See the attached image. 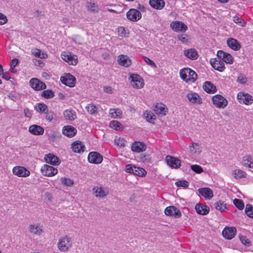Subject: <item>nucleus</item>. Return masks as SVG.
<instances>
[{
	"instance_id": "nucleus-1",
	"label": "nucleus",
	"mask_w": 253,
	"mask_h": 253,
	"mask_svg": "<svg viewBox=\"0 0 253 253\" xmlns=\"http://www.w3.org/2000/svg\"><path fill=\"white\" fill-rule=\"evenodd\" d=\"M73 241L71 237L65 235L59 238L57 243V248L63 252H67L73 246Z\"/></svg>"
},
{
	"instance_id": "nucleus-2",
	"label": "nucleus",
	"mask_w": 253,
	"mask_h": 253,
	"mask_svg": "<svg viewBox=\"0 0 253 253\" xmlns=\"http://www.w3.org/2000/svg\"><path fill=\"white\" fill-rule=\"evenodd\" d=\"M179 74L181 78L187 83H193L197 79L196 72L189 68L181 69Z\"/></svg>"
},
{
	"instance_id": "nucleus-3",
	"label": "nucleus",
	"mask_w": 253,
	"mask_h": 253,
	"mask_svg": "<svg viewBox=\"0 0 253 253\" xmlns=\"http://www.w3.org/2000/svg\"><path fill=\"white\" fill-rule=\"evenodd\" d=\"M237 99L240 104L250 105L253 103V97L252 95L244 91L238 93Z\"/></svg>"
},
{
	"instance_id": "nucleus-4",
	"label": "nucleus",
	"mask_w": 253,
	"mask_h": 253,
	"mask_svg": "<svg viewBox=\"0 0 253 253\" xmlns=\"http://www.w3.org/2000/svg\"><path fill=\"white\" fill-rule=\"evenodd\" d=\"M211 100L214 106L219 109H224L228 105L227 99L220 94L213 96Z\"/></svg>"
},
{
	"instance_id": "nucleus-5",
	"label": "nucleus",
	"mask_w": 253,
	"mask_h": 253,
	"mask_svg": "<svg viewBox=\"0 0 253 253\" xmlns=\"http://www.w3.org/2000/svg\"><path fill=\"white\" fill-rule=\"evenodd\" d=\"M61 58L69 65L75 66L78 62V57L70 52L64 51L61 54Z\"/></svg>"
},
{
	"instance_id": "nucleus-6",
	"label": "nucleus",
	"mask_w": 253,
	"mask_h": 253,
	"mask_svg": "<svg viewBox=\"0 0 253 253\" xmlns=\"http://www.w3.org/2000/svg\"><path fill=\"white\" fill-rule=\"evenodd\" d=\"M131 85L135 88L139 89L143 87L144 83L143 79L137 74H131L129 78Z\"/></svg>"
},
{
	"instance_id": "nucleus-7",
	"label": "nucleus",
	"mask_w": 253,
	"mask_h": 253,
	"mask_svg": "<svg viewBox=\"0 0 253 253\" xmlns=\"http://www.w3.org/2000/svg\"><path fill=\"white\" fill-rule=\"evenodd\" d=\"M12 173L14 175L19 177H27L30 175V171L26 168L16 166L12 169Z\"/></svg>"
},
{
	"instance_id": "nucleus-8",
	"label": "nucleus",
	"mask_w": 253,
	"mask_h": 253,
	"mask_svg": "<svg viewBox=\"0 0 253 253\" xmlns=\"http://www.w3.org/2000/svg\"><path fill=\"white\" fill-rule=\"evenodd\" d=\"M42 174L47 177H52L55 175L58 172L56 168L48 165L47 164L43 165L41 169Z\"/></svg>"
},
{
	"instance_id": "nucleus-9",
	"label": "nucleus",
	"mask_w": 253,
	"mask_h": 253,
	"mask_svg": "<svg viewBox=\"0 0 253 253\" xmlns=\"http://www.w3.org/2000/svg\"><path fill=\"white\" fill-rule=\"evenodd\" d=\"M186 98L188 101L193 104L200 105L203 103L201 96L197 93L192 91H189L186 94Z\"/></svg>"
},
{
	"instance_id": "nucleus-10",
	"label": "nucleus",
	"mask_w": 253,
	"mask_h": 253,
	"mask_svg": "<svg viewBox=\"0 0 253 253\" xmlns=\"http://www.w3.org/2000/svg\"><path fill=\"white\" fill-rule=\"evenodd\" d=\"M167 165L171 169H178L181 166V161L177 158L167 155L165 158Z\"/></svg>"
},
{
	"instance_id": "nucleus-11",
	"label": "nucleus",
	"mask_w": 253,
	"mask_h": 253,
	"mask_svg": "<svg viewBox=\"0 0 253 253\" xmlns=\"http://www.w3.org/2000/svg\"><path fill=\"white\" fill-rule=\"evenodd\" d=\"M210 64L215 70L219 72H223L225 68L224 63L218 56L216 58L211 59Z\"/></svg>"
},
{
	"instance_id": "nucleus-12",
	"label": "nucleus",
	"mask_w": 253,
	"mask_h": 253,
	"mask_svg": "<svg viewBox=\"0 0 253 253\" xmlns=\"http://www.w3.org/2000/svg\"><path fill=\"white\" fill-rule=\"evenodd\" d=\"M127 18L132 22H136L138 21L141 18L142 15L140 12L134 8L129 9L126 12Z\"/></svg>"
},
{
	"instance_id": "nucleus-13",
	"label": "nucleus",
	"mask_w": 253,
	"mask_h": 253,
	"mask_svg": "<svg viewBox=\"0 0 253 253\" xmlns=\"http://www.w3.org/2000/svg\"><path fill=\"white\" fill-rule=\"evenodd\" d=\"M170 26L173 31L176 32H184L188 29L187 26L181 21H175L172 22Z\"/></svg>"
},
{
	"instance_id": "nucleus-14",
	"label": "nucleus",
	"mask_w": 253,
	"mask_h": 253,
	"mask_svg": "<svg viewBox=\"0 0 253 253\" xmlns=\"http://www.w3.org/2000/svg\"><path fill=\"white\" fill-rule=\"evenodd\" d=\"M61 81L62 84L70 87H73L75 85L76 78L73 75L68 73L65 74L64 76L61 78Z\"/></svg>"
},
{
	"instance_id": "nucleus-15",
	"label": "nucleus",
	"mask_w": 253,
	"mask_h": 253,
	"mask_svg": "<svg viewBox=\"0 0 253 253\" xmlns=\"http://www.w3.org/2000/svg\"><path fill=\"white\" fill-rule=\"evenodd\" d=\"M102 156L98 152H91L88 155V161L92 164H98L102 162Z\"/></svg>"
},
{
	"instance_id": "nucleus-16",
	"label": "nucleus",
	"mask_w": 253,
	"mask_h": 253,
	"mask_svg": "<svg viewBox=\"0 0 253 253\" xmlns=\"http://www.w3.org/2000/svg\"><path fill=\"white\" fill-rule=\"evenodd\" d=\"M31 86L36 90H41L46 88L45 84L36 78H32L30 81Z\"/></svg>"
},
{
	"instance_id": "nucleus-17",
	"label": "nucleus",
	"mask_w": 253,
	"mask_h": 253,
	"mask_svg": "<svg viewBox=\"0 0 253 253\" xmlns=\"http://www.w3.org/2000/svg\"><path fill=\"white\" fill-rule=\"evenodd\" d=\"M217 56L219 57V58H221L224 63L225 62L229 64H232L233 63L234 59L232 56L222 50L217 51Z\"/></svg>"
},
{
	"instance_id": "nucleus-18",
	"label": "nucleus",
	"mask_w": 253,
	"mask_h": 253,
	"mask_svg": "<svg viewBox=\"0 0 253 253\" xmlns=\"http://www.w3.org/2000/svg\"><path fill=\"white\" fill-rule=\"evenodd\" d=\"M92 191L97 198H103L108 194V191L106 188L100 186L95 187L92 189Z\"/></svg>"
},
{
	"instance_id": "nucleus-19",
	"label": "nucleus",
	"mask_w": 253,
	"mask_h": 253,
	"mask_svg": "<svg viewBox=\"0 0 253 253\" xmlns=\"http://www.w3.org/2000/svg\"><path fill=\"white\" fill-rule=\"evenodd\" d=\"M165 213L168 216H173L175 217H180L181 213L180 211L174 206H169L165 210Z\"/></svg>"
},
{
	"instance_id": "nucleus-20",
	"label": "nucleus",
	"mask_w": 253,
	"mask_h": 253,
	"mask_svg": "<svg viewBox=\"0 0 253 253\" xmlns=\"http://www.w3.org/2000/svg\"><path fill=\"white\" fill-rule=\"evenodd\" d=\"M118 64L125 67H128L131 64V60L129 57L126 55H120L117 59Z\"/></svg>"
},
{
	"instance_id": "nucleus-21",
	"label": "nucleus",
	"mask_w": 253,
	"mask_h": 253,
	"mask_svg": "<svg viewBox=\"0 0 253 253\" xmlns=\"http://www.w3.org/2000/svg\"><path fill=\"white\" fill-rule=\"evenodd\" d=\"M236 233V229L235 227H226L222 231L223 237L228 240L234 237Z\"/></svg>"
},
{
	"instance_id": "nucleus-22",
	"label": "nucleus",
	"mask_w": 253,
	"mask_h": 253,
	"mask_svg": "<svg viewBox=\"0 0 253 253\" xmlns=\"http://www.w3.org/2000/svg\"><path fill=\"white\" fill-rule=\"evenodd\" d=\"M77 129L72 126L68 125L64 126L62 128L63 134L68 137H72L77 133Z\"/></svg>"
},
{
	"instance_id": "nucleus-23",
	"label": "nucleus",
	"mask_w": 253,
	"mask_h": 253,
	"mask_svg": "<svg viewBox=\"0 0 253 253\" xmlns=\"http://www.w3.org/2000/svg\"><path fill=\"white\" fill-rule=\"evenodd\" d=\"M71 148L74 152L81 153L84 152L85 146L80 141H75L71 144Z\"/></svg>"
},
{
	"instance_id": "nucleus-24",
	"label": "nucleus",
	"mask_w": 253,
	"mask_h": 253,
	"mask_svg": "<svg viewBox=\"0 0 253 253\" xmlns=\"http://www.w3.org/2000/svg\"><path fill=\"white\" fill-rule=\"evenodd\" d=\"M45 161L52 165H58L60 163L58 158L53 154H46L44 157Z\"/></svg>"
},
{
	"instance_id": "nucleus-25",
	"label": "nucleus",
	"mask_w": 253,
	"mask_h": 253,
	"mask_svg": "<svg viewBox=\"0 0 253 253\" xmlns=\"http://www.w3.org/2000/svg\"><path fill=\"white\" fill-rule=\"evenodd\" d=\"M146 145L142 142L135 141L131 146V150L133 152L140 153L145 151Z\"/></svg>"
},
{
	"instance_id": "nucleus-26",
	"label": "nucleus",
	"mask_w": 253,
	"mask_h": 253,
	"mask_svg": "<svg viewBox=\"0 0 253 253\" xmlns=\"http://www.w3.org/2000/svg\"><path fill=\"white\" fill-rule=\"evenodd\" d=\"M29 132L35 135H42L44 133V129L42 127L37 125H33L29 127Z\"/></svg>"
},
{
	"instance_id": "nucleus-27",
	"label": "nucleus",
	"mask_w": 253,
	"mask_h": 253,
	"mask_svg": "<svg viewBox=\"0 0 253 253\" xmlns=\"http://www.w3.org/2000/svg\"><path fill=\"white\" fill-rule=\"evenodd\" d=\"M195 209L196 212L201 215H206L210 211L209 208L207 206L202 204H197Z\"/></svg>"
},
{
	"instance_id": "nucleus-28",
	"label": "nucleus",
	"mask_w": 253,
	"mask_h": 253,
	"mask_svg": "<svg viewBox=\"0 0 253 253\" xmlns=\"http://www.w3.org/2000/svg\"><path fill=\"white\" fill-rule=\"evenodd\" d=\"M29 231L31 234L37 236H41L43 232L42 227L36 224L30 225Z\"/></svg>"
},
{
	"instance_id": "nucleus-29",
	"label": "nucleus",
	"mask_w": 253,
	"mask_h": 253,
	"mask_svg": "<svg viewBox=\"0 0 253 253\" xmlns=\"http://www.w3.org/2000/svg\"><path fill=\"white\" fill-rule=\"evenodd\" d=\"M203 89L208 93L213 94L217 91L216 86L211 82H206L203 84Z\"/></svg>"
},
{
	"instance_id": "nucleus-30",
	"label": "nucleus",
	"mask_w": 253,
	"mask_h": 253,
	"mask_svg": "<svg viewBox=\"0 0 253 253\" xmlns=\"http://www.w3.org/2000/svg\"><path fill=\"white\" fill-rule=\"evenodd\" d=\"M189 152L192 154L198 155L202 152V147L196 142H193L189 146Z\"/></svg>"
},
{
	"instance_id": "nucleus-31",
	"label": "nucleus",
	"mask_w": 253,
	"mask_h": 253,
	"mask_svg": "<svg viewBox=\"0 0 253 253\" xmlns=\"http://www.w3.org/2000/svg\"><path fill=\"white\" fill-rule=\"evenodd\" d=\"M228 46L232 49L237 51L241 48V45L238 41L233 38H228L227 40Z\"/></svg>"
},
{
	"instance_id": "nucleus-32",
	"label": "nucleus",
	"mask_w": 253,
	"mask_h": 253,
	"mask_svg": "<svg viewBox=\"0 0 253 253\" xmlns=\"http://www.w3.org/2000/svg\"><path fill=\"white\" fill-rule=\"evenodd\" d=\"M198 191L206 199L210 200L213 196L212 191L208 187L199 188Z\"/></svg>"
},
{
	"instance_id": "nucleus-33",
	"label": "nucleus",
	"mask_w": 253,
	"mask_h": 253,
	"mask_svg": "<svg viewBox=\"0 0 253 253\" xmlns=\"http://www.w3.org/2000/svg\"><path fill=\"white\" fill-rule=\"evenodd\" d=\"M184 55L191 60H196L198 57L196 50L194 48L186 49L184 51Z\"/></svg>"
},
{
	"instance_id": "nucleus-34",
	"label": "nucleus",
	"mask_w": 253,
	"mask_h": 253,
	"mask_svg": "<svg viewBox=\"0 0 253 253\" xmlns=\"http://www.w3.org/2000/svg\"><path fill=\"white\" fill-rule=\"evenodd\" d=\"M168 110L167 106L162 103H157L154 108V111L157 114L165 115Z\"/></svg>"
},
{
	"instance_id": "nucleus-35",
	"label": "nucleus",
	"mask_w": 253,
	"mask_h": 253,
	"mask_svg": "<svg viewBox=\"0 0 253 253\" xmlns=\"http://www.w3.org/2000/svg\"><path fill=\"white\" fill-rule=\"evenodd\" d=\"M149 4L153 8L156 9H162L165 5L164 0H150Z\"/></svg>"
},
{
	"instance_id": "nucleus-36",
	"label": "nucleus",
	"mask_w": 253,
	"mask_h": 253,
	"mask_svg": "<svg viewBox=\"0 0 253 253\" xmlns=\"http://www.w3.org/2000/svg\"><path fill=\"white\" fill-rule=\"evenodd\" d=\"M63 115L66 120L73 121L76 118V113L72 110H66L63 112Z\"/></svg>"
},
{
	"instance_id": "nucleus-37",
	"label": "nucleus",
	"mask_w": 253,
	"mask_h": 253,
	"mask_svg": "<svg viewBox=\"0 0 253 253\" xmlns=\"http://www.w3.org/2000/svg\"><path fill=\"white\" fill-rule=\"evenodd\" d=\"M243 164L244 166L249 168H253V157L250 155H246L243 158Z\"/></svg>"
},
{
	"instance_id": "nucleus-38",
	"label": "nucleus",
	"mask_w": 253,
	"mask_h": 253,
	"mask_svg": "<svg viewBox=\"0 0 253 253\" xmlns=\"http://www.w3.org/2000/svg\"><path fill=\"white\" fill-rule=\"evenodd\" d=\"M109 114L113 118H121L122 117V111L119 109H110Z\"/></svg>"
},
{
	"instance_id": "nucleus-39",
	"label": "nucleus",
	"mask_w": 253,
	"mask_h": 253,
	"mask_svg": "<svg viewBox=\"0 0 253 253\" xmlns=\"http://www.w3.org/2000/svg\"><path fill=\"white\" fill-rule=\"evenodd\" d=\"M233 174L234 177L236 179L245 178L247 177V175L245 171L239 169H236L234 170L233 171Z\"/></svg>"
},
{
	"instance_id": "nucleus-40",
	"label": "nucleus",
	"mask_w": 253,
	"mask_h": 253,
	"mask_svg": "<svg viewBox=\"0 0 253 253\" xmlns=\"http://www.w3.org/2000/svg\"><path fill=\"white\" fill-rule=\"evenodd\" d=\"M214 208L220 212L225 211L227 210L226 204L224 202L219 201L214 203Z\"/></svg>"
},
{
	"instance_id": "nucleus-41",
	"label": "nucleus",
	"mask_w": 253,
	"mask_h": 253,
	"mask_svg": "<svg viewBox=\"0 0 253 253\" xmlns=\"http://www.w3.org/2000/svg\"><path fill=\"white\" fill-rule=\"evenodd\" d=\"M133 174L140 177L145 176L147 172L143 168L136 167L134 166L133 171H132Z\"/></svg>"
},
{
	"instance_id": "nucleus-42",
	"label": "nucleus",
	"mask_w": 253,
	"mask_h": 253,
	"mask_svg": "<svg viewBox=\"0 0 253 253\" xmlns=\"http://www.w3.org/2000/svg\"><path fill=\"white\" fill-rule=\"evenodd\" d=\"M36 111L41 113L46 114L48 112L47 106L43 103H38L35 106Z\"/></svg>"
},
{
	"instance_id": "nucleus-43",
	"label": "nucleus",
	"mask_w": 253,
	"mask_h": 253,
	"mask_svg": "<svg viewBox=\"0 0 253 253\" xmlns=\"http://www.w3.org/2000/svg\"><path fill=\"white\" fill-rule=\"evenodd\" d=\"M31 52L35 56L41 59H45L47 57V55L46 53H42L41 50L38 48L32 49Z\"/></svg>"
},
{
	"instance_id": "nucleus-44",
	"label": "nucleus",
	"mask_w": 253,
	"mask_h": 253,
	"mask_svg": "<svg viewBox=\"0 0 253 253\" xmlns=\"http://www.w3.org/2000/svg\"><path fill=\"white\" fill-rule=\"evenodd\" d=\"M118 32L119 36L122 38L127 37L129 35L128 30L122 26L118 27Z\"/></svg>"
},
{
	"instance_id": "nucleus-45",
	"label": "nucleus",
	"mask_w": 253,
	"mask_h": 253,
	"mask_svg": "<svg viewBox=\"0 0 253 253\" xmlns=\"http://www.w3.org/2000/svg\"><path fill=\"white\" fill-rule=\"evenodd\" d=\"M109 126L111 128L116 130H120L123 128V125L117 121H111Z\"/></svg>"
},
{
	"instance_id": "nucleus-46",
	"label": "nucleus",
	"mask_w": 253,
	"mask_h": 253,
	"mask_svg": "<svg viewBox=\"0 0 253 253\" xmlns=\"http://www.w3.org/2000/svg\"><path fill=\"white\" fill-rule=\"evenodd\" d=\"M60 181L62 184L66 186L71 187L74 184V181L70 178L62 177Z\"/></svg>"
},
{
	"instance_id": "nucleus-47",
	"label": "nucleus",
	"mask_w": 253,
	"mask_h": 253,
	"mask_svg": "<svg viewBox=\"0 0 253 253\" xmlns=\"http://www.w3.org/2000/svg\"><path fill=\"white\" fill-rule=\"evenodd\" d=\"M233 18L234 22L239 26L242 27H244L246 26V22L244 19H243L241 17L239 16H235L233 17Z\"/></svg>"
},
{
	"instance_id": "nucleus-48",
	"label": "nucleus",
	"mask_w": 253,
	"mask_h": 253,
	"mask_svg": "<svg viewBox=\"0 0 253 253\" xmlns=\"http://www.w3.org/2000/svg\"><path fill=\"white\" fill-rule=\"evenodd\" d=\"M85 109L90 114H94L97 113V107L92 104H88Z\"/></svg>"
},
{
	"instance_id": "nucleus-49",
	"label": "nucleus",
	"mask_w": 253,
	"mask_h": 253,
	"mask_svg": "<svg viewBox=\"0 0 253 253\" xmlns=\"http://www.w3.org/2000/svg\"><path fill=\"white\" fill-rule=\"evenodd\" d=\"M144 115L146 118V120L148 122H152V121L155 120V115L151 111H146Z\"/></svg>"
},
{
	"instance_id": "nucleus-50",
	"label": "nucleus",
	"mask_w": 253,
	"mask_h": 253,
	"mask_svg": "<svg viewBox=\"0 0 253 253\" xmlns=\"http://www.w3.org/2000/svg\"><path fill=\"white\" fill-rule=\"evenodd\" d=\"M234 205L239 210H242L244 208V204L242 200L238 199H235L233 200Z\"/></svg>"
},
{
	"instance_id": "nucleus-51",
	"label": "nucleus",
	"mask_w": 253,
	"mask_h": 253,
	"mask_svg": "<svg viewBox=\"0 0 253 253\" xmlns=\"http://www.w3.org/2000/svg\"><path fill=\"white\" fill-rule=\"evenodd\" d=\"M245 211L249 217L253 218V207L251 205H246Z\"/></svg>"
},
{
	"instance_id": "nucleus-52",
	"label": "nucleus",
	"mask_w": 253,
	"mask_h": 253,
	"mask_svg": "<svg viewBox=\"0 0 253 253\" xmlns=\"http://www.w3.org/2000/svg\"><path fill=\"white\" fill-rule=\"evenodd\" d=\"M126 142V140L121 137H116L114 140L115 144L120 147H124Z\"/></svg>"
},
{
	"instance_id": "nucleus-53",
	"label": "nucleus",
	"mask_w": 253,
	"mask_h": 253,
	"mask_svg": "<svg viewBox=\"0 0 253 253\" xmlns=\"http://www.w3.org/2000/svg\"><path fill=\"white\" fill-rule=\"evenodd\" d=\"M54 95V92L51 90H46L42 92V96L45 98H51Z\"/></svg>"
},
{
	"instance_id": "nucleus-54",
	"label": "nucleus",
	"mask_w": 253,
	"mask_h": 253,
	"mask_svg": "<svg viewBox=\"0 0 253 253\" xmlns=\"http://www.w3.org/2000/svg\"><path fill=\"white\" fill-rule=\"evenodd\" d=\"M86 6L88 10L94 13H97L98 11L97 6L95 3L88 2Z\"/></svg>"
},
{
	"instance_id": "nucleus-55",
	"label": "nucleus",
	"mask_w": 253,
	"mask_h": 253,
	"mask_svg": "<svg viewBox=\"0 0 253 253\" xmlns=\"http://www.w3.org/2000/svg\"><path fill=\"white\" fill-rule=\"evenodd\" d=\"M175 185L177 187L186 188L189 186V182L186 180H178L175 182Z\"/></svg>"
},
{
	"instance_id": "nucleus-56",
	"label": "nucleus",
	"mask_w": 253,
	"mask_h": 253,
	"mask_svg": "<svg viewBox=\"0 0 253 253\" xmlns=\"http://www.w3.org/2000/svg\"><path fill=\"white\" fill-rule=\"evenodd\" d=\"M191 169L197 173H201L203 171L202 168L197 165H193L191 166Z\"/></svg>"
},
{
	"instance_id": "nucleus-57",
	"label": "nucleus",
	"mask_w": 253,
	"mask_h": 253,
	"mask_svg": "<svg viewBox=\"0 0 253 253\" xmlns=\"http://www.w3.org/2000/svg\"><path fill=\"white\" fill-rule=\"evenodd\" d=\"M178 40L183 43H187L190 42V39L186 35H182L178 37Z\"/></svg>"
},
{
	"instance_id": "nucleus-58",
	"label": "nucleus",
	"mask_w": 253,
	"mask_h": 253,
	"mask_svg": "<svg viewBox=\"0 0 253 253\" xmlns=\"http://www.w3.org/2000/svg\"><path fill=\"white\" fill-rule=\"evenodd\" d=\"M240 240L242 243L245 246L247 247H250V246H251L252 244L251 241L246 237L242 236L241 237H240Z\"/></svg>"
},
{
	"instance_id": "nucleus-59",
	"label": "nucleus",
	"mask_w": 253,
	"mask_h": 253,
	"mask_svg": "<svg viewBox=\"0 0 253 253\" xmlns=\"http://www.w3.org/2000/svg\"><path fill=\"white\" fill-rule=\"evenodd\" d=\"M237 82L240 84H245L247 82V78L242 75H240L237 78Z\"/></svg>"
},
{
	"instance_id": "nucleus-60",
	"label": "nucleus",
	"mask_w": 253,
	"mask_h": 253,
	"mask_svg": "<svg viewBox=\"0 0 253 253\" xmlns=\"http://www.w3.org/2000/svg\"><path fill=\"white\" fill-rule=\"evenodd\" d=\"M143 58L144 59L147 64L149 65L152 67H156L155 63L152 60H151L150 59L146 56H143Z\"/></svg>"
},
{
	"instance_id": "nucleus-61",
	"label": "nucleus",
	"mask_w": 253,
	"mask_h": 253,
	"mask_svg": "<svg viewBox=\"0 0 253 253\" xmlns=\"http://www.w3.org/2000/svg\"><path fill=\"white\" fill-rule=\"evenodd\" d=\"M134 165L131 164H127L126 166L125 170L126 172L132 173V171H133Z\"/></svg>"
},
{
	"instance_id": "nucleus-62",
	"label": "nucleus",
	"mask_w": 253,
	"mask_h": 253,
	"mask_svg": "<svg viewBox=\"0 0 253 253\" xmlns=\"http://www.w3.org/2000/svg\"><path fill=\"white\" fill-rule=\"evenodd\" d=\"M7 21L6 17L0 13V25H3L6 23Z\"/></svg>"
},
{
	"instance_id": "nucleus-63",
	"label": "nucleus",
	"mask_w": 253,
	"mask_h": 253,
	"mask_svg": "<svg viewBox=\"0 0 253 253\" xmlns=\"http://www.w3.org/2000/svg\"><path fill=\"white\" fill-rule=\"evenodd\" d=\"M24 115L25 116L31 118L32 115V111L30 110L28 108H25L24 110Z\"/></svg>"
},
{
	"instance_id": "nucleus-64",
	"label": "nucleus",
	"mask_w": 253,
	"mask_h": 253,
	"mask_svg": "<svg viewBox=\"0 0 253 253\" xmlns=\"http://www.w3.org/2000/svg\"><path fill=\"white\" fill-rule=\"evenodd\" d=\"M33 62L36 65L39 66L41 67H42L44 65V63L42 60L39 59H33Z\"/></svg>"
}]
</instances>
